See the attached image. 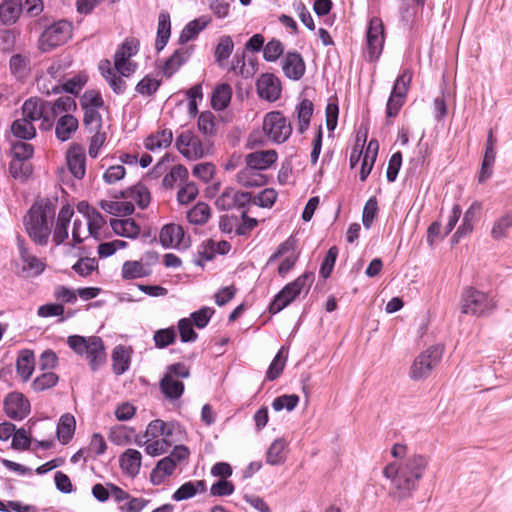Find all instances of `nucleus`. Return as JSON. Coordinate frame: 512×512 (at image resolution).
Masks as SVG:
<instances>
[{
    "label": "nucleus",
    "mask_w": 512,
    "mask_h": 512,
    "mask_svg": "<svg viewBox=\"0 0 512 512\" xmlns=\"http://www.w3.org/2000/svg\"><path fill=\"white\" fill-rule=\"evenodd\" d=\"M110 226L114 233L119 236L135 239L140 234V227L132 218L111 219Z\"/></svg>",
    "instance_id": "obj_24"
},
{
    "label": "nucleus",
    "mask_w": 512,
    "mask_h": 512,
    "mask_svg": "<svg viewBox=\"0 0 512 512\" xmlns=\"http://www.w3.org/2000/svg\"><path fill=\"white\" fill-rule=\"evenodd\" d=\"M72 36V24L67 20H59L48 26L41 34L39 43L43 52L63 45Z\"/></svg>",
    "instance_id": "obj_8"
},
{
    "label": "nucleus",
    "mask_w": 512,
    "mask_h": 512,
    "mask_svg": "<svg viewBox=\"0 0 512 512\" xmlns=\"http://www.w3.org/2000/svg\"><path fill=\"white\" fill-rule=\"evenodd\" d=\"M252 204V194L234 188H226L215 200V206L221 211L248 209Z\"/></svg>",
    "instance_id": "obj_10"
},
{
    "label": "nucleus",
    "mask_w": 512,
    "mask_h": 512,
    "mask_svg": "<svg viewBox=\"0 0 512 512\" xmlns=\"http://www.w3.org/2000/svg\"><path fill=\"white\" fill-rule=\"evenodd\" d=\"M142 456L136 449H127L120 457V467L129 476L135 477L141 467Z\"/></svg>",
    "instance_id": "obj_25"
},
{
    "label": "nucleus",
    "mask_w": 512,
    "mask_h": 512,
    "mask_svg": "<svg viewBox=\"0 0 512 512\" xmlns=\"http://www.w3.org/2000/svg\"><path fill=\"white\" fill-rule=\"evenodd\" d=\"M87 218V229L89 235L98 239L99 232L101 228L106 224V220L104 219L103 215L94 208H91V211L87 213Z\"/></svg>",
    "instance_id": "obj_50"
},
{
    "label": "nucleus",
    "mask_w": 512,
    "mask_h": 512,
    "mask_svg": "<svg viewBox=\"0 0 512 512\" xmlns=\"http://www.w3.org/2000/svg\"><path fill=\"white\" fill-rule=\"evenodd\" d=\"M139 50V41L136 38H126L114 55V63L121 66L124 60H129Z\"/></svg>",
    "instance_id": "obj_37"
},
{
    "label": "nucleus",
    "mask_w": 512,
    "mask_h": 512,
    "mask_svg": "<svg viewBox=\"0 0 512 512\" xmlns=\"http://www.w3.org/2000/svg\"><path fill=\"white\" fill-rule=\"evenodd\" d=\"M337 256H338V248L336 246L330 247L329 250L327 251V253L321 263L320 269H319V274L322 278L327 279L328 277H330V275L333 271Z\"/></svg>",
    "instance_id": "obj_56"
},
{
    "label": "nucleus",
    "mask_w": 512,
    "mask_h": 512,
    "mask_svg": "<svg viewBox=\"0 0 512 512\" xmlns=\"http://www.w3.org/2000/svg\"><path fill=\"white\" fill-rule=\"evenodd\" d=\"M236 179L240 185L247 188L261 187L267 183V177L261 171L248 166L237 173Z\"/></svg>",
    "instance_id": "obj_22"
},
{
    "label": "nucleus",
    "mask_w": 512,
    "mask_h": 512,
    "mask_svg": "<svg viewBox=\"0 0 512 512\" xmlns=\"http://www.w3.org/2000/svg\"><path fill=\"white\" fill-rule=\"evenodd\" d=\"M287 360V352H285V348L282 347L275 357L273 358L272 362L270 363L268 370L266 372V379L269 381H273L277 379L283 372L285 363Z\"/></svg>",
    "instance_id": "obj_44"
},
{
    "label": "nucleus",
    "mask_w": 512,
    "mask_h": 512,
    "mask_svg": "<svg viewBox=\"0 0 512 512\" xmlns=\"http://www.w3.org/2000/svg\"><path fill=\"white\" fill-rule=\"evenodd\" d=\"M67 344L77 354H86L92 371H97L105 363V347L100 337L92 336L85 338L79 335H72L68 337Z\"/></svg>",
    "instance_id": "obj_3"
},
{
    "label": "nucleus",
    "mask_w": 512,
    "mask_h": 512,
    "mask_svg": "<svg viewBox=\"0 0 512 512\" xmlns=\"http://www.w3.org/2000/svg\"><path fill=\"white\" fill-rule=\"evenodd\" d=\"M55 218V206L46 199L35 202L23 218L25 231L37 245L46 246L52 232Z\"/></svg>",
    "instance_id": "obj_2"
},
{
    "label": "nucleus",
    "mask_w": 512,
    "mask_h": 512,
    "mask_svg": "<svg viewBox=\"0 0 512 512\" xmlns=\"http://www.w3.org/2000/svg\"><path fill=\"white\" fill-rule=\"evenodd\" d=\"M278 159V154L275 150H259L249 153L245 157L246 166L255 168L259 171L267 170Z\"/></svg>",
    "instance_id": "obj_15"
},
{
    "label": "nucleus",
    "mask_w": 512,
    "mask_h": 512,
    "mask_svg": "<svg viewBox=\"0 0 512 512\" xmlns=\"http://www.w3.org/2000/svg\"><path fill=\"white\" fill-rule=\"evenodd\" d=\"M73 215L74 210L68 204L60 209L53 232V241L56 245H60L68 239V228Z\"/></svg>",
    "instance_id": "obj_16"
},
{
    "label": "nucleus",
    "mask_w": 512,
    "mask_h": 512,
    "mask_svg": "<svg viewBox=\"0 0 512 512\" xmlns=\"http://www.w3.org/2000/svg\"><path fill=\"white\" fill-rule=\"evenodd\" d=\"M215 310L211 307L204 306L199 310L191 313L190 320L194 326L198 329H203L209 323L211 317L213 316Z\"/></svg>",
    "instance_id": "obj_59"
},
{
    "label": "nucleus",
    "mask_w": 512,
    "mask_h": 512,
    "mask_svg": "<svg viewBox=\"0 0 512 512\" xmlns=\"http://www.w3.org/2000/svg\"><path fill=\"white\" fill-rule=\"evenodd\" d=\"M378 212V202L375 196H372L366 202L363 213H362V223L366 229L371 228L374 218Z\"/></svg>",
    "instance_id": "obj_62"
},
{
    "label": "nucleus",
    "mask_w": 512,
    "mask_h": 512,
    "mask_svg": "<svg viewBox=\"0 0 512 512\" xmlns=\"http://www.w3.org/2000/svg\"><path fill=\"white\" fill-rule=\"evenodd\" d=\"M412 76L413 74L410 69H404L403 72L396 78L390 94L406 98Z\"/></svg>",
    "instance_id": "obj_47"
},
{
    "label": "nucleus",
    "mask_w": 512,
    "mask_h": 512,
    "mask_svg": "<svg viewBox=\"0 0 512 512\" xmlns=\"http://www.w3.org/2000/svg\"><path fill=\"white\" fill-rule=\"evenodd\" d=\"M231 70L243 78L248 79L251 78L255 74V70L253 68H247L245 63V51H237L232 59Z\"/></svg>",
    "instance_id": "obj_52"
},
{
    "label": "nucleus",
    "mask_w": 512,
    "mask_h": 512,
    "mask_svg": "<svg viewBox=\"0 0 512 512\" xmlns=\"http://www.w3.org/2000/svg\"><path fill=\"white\" fill-rule=\"evenodd\" d=\"M120 197L134 201L139 208L145 209L150 204L151 196L148 188L138 183L120 192Z\"/></svg>",
    "instance_id": "obj_20"
},
{
    "label": "nucleus",
    "mask_w": 512,
    "mask_h": 512,
    "mask_svg": "<svg viewBox=\"0 0 512 512\" xmlns=\"http://www.w3.org/2000/svg\"><path fill=\"white\" fill-rule=\"evenodd\" d=\"M256 89L258 96L269 102L278 100L282 91L279 78L272 73L262 74L256 81Z\"/></svg>",
    "instance_id": "obj_12"
},
{
    "label": "nucleus",
    "mask_w": 512,
    "mask_h": 512,
    "mask_svg": "<svg viewBox=\"0 0 512 512\" xmlns=\"http://www.w3.org/2000/svg\"><path fill=\"white\" fill-rule=\"evenodd\" d=\"M299 397L296 394H285L276 397L272 402V408L275 411H281L286 409L287 411H292L298 405Z\"/></svg>",
    "instance_id": "obj_60"
},
{
    "label": "nucleus",
    "mask_w": 512,
    "mask_h": 512,
    "mask_svg": "<svg viewBox=\"0 0 512 512\" xmlns=\"http://www.w3.org/2000/svg\"><path fill=\"white\" fill-rule=\"evenodd\" d=\"M234 49V43L230 36L224 35L219 39V42L215 48L214 57L215 62L220 67H225L227 60L231 56Z\"/></svg>",
    "instance_id": "obj_35"
},
{
    "label": "nucleus",
    "mask_w": 512,
    "mask_h": 512,
    "mask_svg": "<svg viewBox=\"0 0 512 512\" xmlns=\"http://www.w3.org/2000/svg\"><path fill=\"white\" fill-rule=\"evenodd\" d=\"M197 125L199 131L207 136H212L216 133V118L210 111L200 113Z\"/></svg>",
    "instance_id": "obj_53"
},
{
    "label": "nucleus",
    "mask_w": 512,
    "mask_h": 512,
    "mask_svg": "<svg viewBox=\"0 0 512 512\" xmlns=\"http://www.w3.org/2000/svg\"><path fill=\"white\" fill-rule=\"evenodd\" d=\"M40 108V129L49 131L54 126L55 119L58 116L60 117V114L76 109V102L71 96H61L54 102L40 99Z\"/></svg>",
    "instance_id": "obj_6"
},
{
    "label": "nucleus",
    "mask_w": 512,
    "mask_h": 512,
    "mask_svg": "<svg viewBox=\"0 0 512 512\" xmlns=\"http://www.w3.org/2000/svg\"><path fill=\"white\" fill-rule=\"evenodd\" d=\"M283 52L284 46L282 42L273 38L266 45H264L263 58L267 62H275L283 54Z\"/></svg>",
    "instance_id": "obj_55"
},
{
    "label": "nucleus",
    "mask_w": 512,
    "mask_h": 512,
    "mask_svg": "<svg viewBox=\"0 0 512 512\" xmlns=\"http://www.w3.org/2000/svg\"><path fill=\"white\" fill-rule=\"evenodd\" d=\"M211 215V209L208 204L204 202L197 203L187 213V219L190 223L195 225L205 224Z\"/></svg>",
    "instance_id": "obj_43"
},
{
    "label": "nucleus",
    "mask_w": 512,
    "mask_h": 512,
    "mask_svg": "<svg viewBox=\"0 0 512 512\" xmlns=\"http://www.w3.org/2000/svg\"><path fill=\"white\" fill-rule=\"evenodd\" d=\"M177 332L174 327L162 328L155 331L153 340L155 346L164 349L176 341Z\"/></svg>",
    "instance_id": "obj_49"
},
{
    "label": "nucleus",
    "mask_w": 512,
    "mask_h": 512,
    "mask_svg": "<svg viewBox=\"0 0 512 512\" xmlns=\"http://www.w3.org/2000/svg\"><path fill=\"white\" fill-rule=\"evenodd\" d=\"M76 427V421L73 415L66 413L59 419L57 425V438L62 444H68L72 439Z\"/></svg>",
    "instance_id": "obj_32"
},
{
    "label": "nucleus",
    "mask_w": 512,
    "mask_h": 512,
    "mask_svg": "<svg viewBox=\"0 0 512 512\" xmlns=\"http://www.w3.org/2000/svg\"><path fill=\"white\" fill-rule=\"evenodd\" d=\"M481 208V205L480 203L478 202H474L468 209L467 211L464 213V216H463V219H462V223L460 224V226L458 227V229L456 230V232L453 234L452 236V242L453 243H458L459 240L469 234L470 232H472L473 230V220L476 216V210H479Z\"/></svg>",
    "instance_id": "obj_28"
},
{
    "label": "nucleus",
    "mask_w": 512,
    "mask_h": 512,
    "mask_svg": "<svg viewBox=\"0 0 512 512\" xmlns=\"http://www.w3.org/2000/svg\"><path fill=\"white\" fill-rule=\"evenodd\" d=\"M4 411L12 420H23L30 413V403L21 393H10L4 400Z\"/></svg>",
    "instance_id": "obj_13"
},
{
    "label": "nucleus",
    "mask_w": 512,
    "mask_h": 512,
    "mask_svg": "<svg viewBox=\"0 0 512 512\" xmlns=\"http://www.w3.org/2000/svg\"><path fill=\"white\" fill-rule=\"evenodd\" d=\"M160 85L161 81L147 75L137 83L135 91L143 96H152L157 92Z\"/></svg>",
    "instance_id": "obj_58"
},
{
    "label": "nucleus",
    "mask_w": 512,
    "mask_h": 512,
    "mask_svg": "<svg viewBox=\"0 0 512 512\" xmlns=\"http://www.w3.org/2000/svg\"><path fill=\"white\" fill-rule=\"evenodd\" d=\"M99 205L105 212L115 216L131 215L135 209L131 201L117 202L101 200Z\"/></svg>",
    "instance_id": "obj_36"
},
{
    "label": "nucleus",
    "mask_w": 512,
    "mask_h": 512,
    "mask_svg": "<svg viewBox=\"0 0 512 512\" xmlns=\"http://www.w3.org/2000/svg\"><path fill=\"white\" fill-rule=\"evenodd\" d=\"M384 37H366V49H365V58L369 62H375L379 59L383 46H384Z\"/></svg>",
    "instance_id": "obj_48"
},
{
    "label": "nucleus",
    "mask_w": 512,
    "mask_h": 512,
    "mask_svg": "<svg viewBox=\"0 0 512 512\" xmlns=\"http://www.w3.org/2000/svg\"><path fill=\"white\" fill-rule=\"evenodd\" d=\"M22 117L32 123L41 118L40 98H29L22 105Z\"/></svg>",
    "instance_id": "obj_46"
},
{
    "label": "nucleus",
    "mask_w": 512,
    "mask_h": 512,
    "mask_svg": "<svg viewBox=\"0 0 512 512\" xmlns=\"http://www.w3.org/2000/svg\"><path fill=\"white\" fill-rule=\"evenodd\" d=\"M313 280L314 274L312 272H305L294 281L286 284L274 296L272 302L269 305V312L271 314H277L286 308L290 303H292L304 289H306L307 293Z\"/></svg>",
    "instance_id": "obj_4"
},
{
    "label": "nucleus",
    "mask_w": 512,
    "mask_h": 512,
    "mask_svg": "<svg viewBox=\"0 0 512 512\" xmlns=\"http://www.w3.org/2000/svg\"><path fill=\"white\" fill-rule=\"evenodd\" d=\"M87 82L85 74H77L65 81L61 86L56 85L52 88V93L57 94L65 91L70 94L77 95Z\"/></svg>",
    "instance_id": "obj_40"
},
{
    "label": "nucleus",
    "mask_w": 512,
    "mask_h": 512,
    "mask_svg": "<svg viewBox=\"0 0 512 512\" xmlns=\"http://www.w3.org/2000/svg\"><path fill=\"white\" fill-rule=\"evenodd\" d=\"M263 131L274 143H284L292 133L291 124L280 111H271L263 119Z\"/></svg>",
    "instance_id": "obj_9"
},
{
    "label": "nucleus",
    "mask_w": 512,
    "mask_h": 512,
    "mask_svg": "<svg viewBox=\"0 0 512 512\" xmlns=\"http://www.w3.org/2000/svg\"><path fill=\"white\" fill-rule=\"evenodd\" d=\"M193 323L188 318H182L178 321V331L180 334V340L183 343L195 342L198 334L193 329Z\"/></svg>",
    "instance_id": "obj_57"
},
{
    "label": "nucleus",
    "mask_w": 512,
    "mask_h": 512,
    "mask_svg": "<svg viewBox=\"0 0 512 512\" xmlns=\"http://www.w3.org/2000/svg\"><path fill=\"white\" fill-rule=\"evenodd\" d=\"M159 242L164 248H187L190 244L189 237L186 238L185 231L181 225L167 224L162 227L159 234Z\"/></svg>",
    "instance_id": "obj_11"
},
{
    "label": "nucleus",
    "mask_w": 512,
    "mask_h": 512,
    "mask_svg": "<svg viewBox=\"0 0 512 512\" xmlns=\"http://www.w3.org/2000/svg\"><path fill=\"white\" fill-rule=\"evenodd\" d=\"M149 271L139 261H126L122 266V278L132 280L145 277Z\"/></svg>",
    "instance_id": "obj_45"
},
{
    "label": "nucleus",
    "mask_w": 512,
    "mask_h": 512,
    "mask_svg": "<svg viewBox=\"0 0 512 512\" xmlns=\"http://www.w3.org/2000/svg\"><path fill=\"white\" fill-rule=\"evenodd\" d=\"M22 12L21 0H4L0 4V22L4 25L14 24Z\"/></svg>",
    "instance_id": "obj_27"
},
{
    "label": "nucleus",
    "mask_w": 512,
    "mask_h": 512,
    "mask_svg": "<svg viewBox=\"0 0 512 512\" xmlns=\"http://www.w3.org/2000/svg\"><path fill=\"white\" fill-rule=\"evenodd\" d=\"M190 53L187 49H177L174 53L164 62L163 74L170 78L175 74L179 68L188 60Z\"/></svg>",
    "instance_id": "obj_33"
},
{
    "label": "nucleus",
    "mask_w": 512,
    "mask_h": 512,
    "mask_svg": "<svg viewBox=\"0 0 512 512\" xmlns=\"http://www.w3.org/2000/svg\"><path fill=\"white\" fill-rule=\"evenodd\" d=\"M82 109L95 108L100 109L104 106V100L99 91L87 90L80 98Z\"/></svg>",
    "instance_id": "obj_54"
},
{
    "label": "nucleus",
    "mask_w": 512,
    "mask_h": 512,
    "mask_svg": "<svg viewBox=\"0 0 512 512\" xmlns=\"http://www.w3.org/2000/svg\"><path fill=\"white\" fill-rule=\"evenodd\" d=\"M160 391L169 402L179 400L185 391V385L180 379L163 376L159 382Z\"/></svg>",
    "instance_id": "obj_19"
},
{
    "label": "nucleus",
    "mask_w": 512,
    "mask_h": 512,
    "mask_svg": "<svg viewBox=\"0 0 512 512\" xmlns=\"http://www.w3.org/2000/svg\"><path fill=\"white\" fill-rule=\"evenodd\" d=\"M232 89L229 84L222 83L216 86L211 97V106L214 110L222 111L230 103Z\"/></svg>",
    "instance_id": "obj_34"
},
{
    "label": "nucleus",
    "mask_w": 512,
    "mask_h": 512,
    "mask_svg": "<svg viewBox=\"0 0 512 512\" xmlns=\"http://www.w3.org/2000/svg\"><path fill=\"white\" fill-rule=\"evenodd\" d=\"M58 381L59 377L54 372H43L34 379L32 387L35 391L41 392L56 386Z\"/></svg>",
    "instance_id": "obj_51"
},
{
    "label": "nucleus",
    "mask_w": 512,
    "mask_h": 512,
    "mask_svg": "<svg viewBox=\"0 0 512 512\" xmlns=\"http://www.w3.org/2000/svg\"><path fill=\"white\" fill-rule=\"evenodd\" d=\"M496 309L494 297L473 287H467L461 297V312L463 314L482 317Z\"/></svg>",
    "instance_id": "obj_5"
},
{
    "label": "nucleus",
    "mask_w": 512,
    "mask_h": 512,
    "mask_svg": "<svg viewBox=\"0 0 512 512\" xmlns=\"http://www.w3.org/2000/svg\"><path fill=\"white\" fill-rule=\"evenodd\" d=\"M11 132L15 137L22 140H31L36 136V128L34 124L21 118L12 122Z\"/></svg>",
    "instance_id": "obj_42"
},
{
    "label": "nucleus",
    "mask_w": 512,
    "mask_h": 512,
    "mask_svg": "<svg viewBox=\"0 0 512 512\" xmlns=\"http://www.w3.org/2000/svg\"><path fill=\"white\" fill-rule=\"evenodd\" d=\"M207 490L204 480L188 481L182 484L172 495L174 501H183Z\"/></svg>",
    "instance_id": "obj_26"
},
{
    "label": "nucleus",
    "mask_w": 512,
    "mask_h": 512,
    "mask_svg": "<svg viewBox=\"0 0 512 512\" xmlns=\"http://www.w3.org/2000/svg\"><path fill=\"white\" fill-rule=\"evenodd\" d=\"M314 105L309 99H303L296 107L299 122L298 131L303 134L309 127L313 115Z\"/></svg>",
    "instance_id": "obj_39"
},
{
    "label": "nucleus",
    "mask_w": 512,
    "mask_h": 512,
    "mask_svg": "<svg viewBox=\"0 0 512 512\" xmlns=\"http://www.w3.org/2000/svg\"><path fill=\"white\" fill-rule=\"evenodd\" d=\"M173 141V133L170 129H163L156 134H150L144 141L147 150L155 152L161 148H167Z\"/></svg>",
    "instance_id": "obj_29"
},
{
    "label": "nucleus",
    "mask_w": 512,
    "mask_h": 512,
    "mask_svg": "<svg viewBox=\"0 0 512 512\" xmlns=\"http://www.w3.org/2000/svg\"><path fill=\"white\" fill-rule=\"evenodd\" d=\"M84 110L83 124L84 126L93 132L94 130L101 129L102 127V116L98 112V109L87 108Z\"/></svg>",
    "instance_id": "obj_63"
},
{
    "label": "nucleus",
    "mask_w": 512,
    "mask_h": 512,
    "mask_svg": "<svg viewBox=\"0 0 512 512\" xmlns=\"http://www.w3.org/2000/svg\"><path fill=\"white\" fill-rule=\"evenodd\" d=\"M276 200L277 192L273 188H266L252 197V203L262 208L272 207Z\"/></svg>",
    "instance_id": "obj_61"
},
{
    "label": "nucleus",
    "mask_w": 512,
    "mask_h": 512,
    "mask_svg": "<svg viewBox=\"0 0 512 512\" xmlns=\"http://www.w3.org/2000/svg\"><path fill=\"white\" fill-rule=\"evenodd\" d=\"M98 268V262L95 258L84 257L79 259L72 269L80 276L86 277Z\"/></svg>",
    "instance_id": "obj_64"
},
{
    "label": "nucleus",
    "mask_w": 512,
    "mask_h": 512,
    "mask_svg": "<svg viewBox=\"0 0 512 512\" xmlns=\"http://www.w3.org/2000/svg\"><path fill=\"white\" fill-rule=\"evenodd\" d=\"M210 23V18L201 16L185 25L179 36V42L185 44L193 40Z\"/></svg>",
    "instance_id": "obj_30"
},
{
    "label": "nucleus",
    "mask_w": 512,
    "mask_h": 512,
    "mask_svg": "<svg viewBox=\"0 0 512 512\" xmlns=\"http://www.w3.org/2000/svg\"><path fill=\"white\" fill-rule=\"evenodd\" d=\"M131 364V350L124 345H117L112 352V368L116 375L124 374Z\"/></svg>",
    "instance_id": "obj_23"
},
{
    "label": "nucleus",
    "mask_w": 512,
    "mask_h": 512,
    "mask_svg": "<svg viewBox=\"0 0 512 512\" xmlns=\"http://www.w3.org/2000/svg\"><path fill=\"white\" fill-rule=\"evenodd\" d=\"M176 468L175 462L167 456L159 460L150 474V481L154 485H160L165 478L171 476Z\"/></svg>",
    "instance_id": "obj_31"
},
{
    "label": "nucleus",
    "mask_w": 512,
    "mask_h": 512,
    "mask_svg": "<svg viewBox=\"0 0 512 512\" xmlns=\"http://www.w3.org/2000/svg\"><path fill=\"white\" fill-rule=\"evenodd\" d=\"M443 355V347L434 345L420 353L414 360L410 376L414 380L427 378L432 370L439 364Z\"/></svg>",
    "instance_id": "obj_7"
},
{
    "label": "nucleus",
    "mask_w": 512,
    "mask_h": 512,
    "mask_svg": "<svg viewBox=\"0 0 512 512\" xmlns=\"http://www.w3.org/2000/svg\"><path fill=\"white\" fill-rule=\"evenodd\" d=\"M35 369V355L30 349L19 352L16 360V371L24 382L28 381Z\"/></svg>",
    "instance_id": "obj_21"
},
{
    "label": "nucleus",
    "mask_w": 512,
    "mask_h": 512,
    "mask_svg": "<svg viewBox=\"0 0 512 512\" xmlns=\"http://www.w3.org/2000/svg\"><path fill=\"white\" fill-rule=\"evenodd\" d=\"M67 165L71 174L82 179L86 173V156L79 145L72 146L67 153Z\"/></svg>",
    "instance_id": "obj_17"
},
{
    "label": "nucleus",
    "mask_w": 512,
    "mask_h": 512,
    "mask_svg": "<svg viewBox=\"0 0 512 512\" xmlns=\"http://www.w3.org/2000/svg\"><path fill=\"white\" fill-rule=\"evenodd\" d=\"M286 441L282 438L275 439L266 453V461L270 465H280L285 462L284 449Z\"/></svg>",
    "instance_id": "obj_41"
},
{
    "label": "nucleus",
    "mask_w": 512,
    "mask_h": 512,
    "mask_svg": "<svg viewBox=\"0 0 512 512\" xmlns=\"http://www.w3.org/2000/svg\"><path fill=\"white\" fill-rule=\"evenodd\" d=\"M512 228V209L507 210L493 224L491 237L500 240L507 237L508 230Z\"/></svg>",
    "instance_id": "obj_38"
},
{
    "label": "nucleus",
    "mask_w": 512,
    "mask_h": 512,
    "mask_svg": "<svg viewBox=\"0 0 512 512\" xmlns=\"http://www.w3.org/2000/svg\"><path fill=\"white\" fill-rule=\"evenodd\" d=\"M427 464V459L419 454H414L399 464H388L383 475L391 481L389 496L398 502L411 498Z\"/></svg>",
    "instance_id": "obj_1"
},
{
    "label": "nucleus",
    "mask_w": 512,
    "mask_h": 512,
    "mask_svg": "<svg viewBox=\"0 0 512 512\" xmlns=\"http://www.w3.org/2000/svg\"><path fill=\"white\" fill-rule=\"evenodd\" d=\"M60 116L55 125V135L58 140L64 142L72 137V134L78 129L79 123L76 117L69 112Z\"/></svg>",
    "instance_id": "obj_18"
},
{
    "label": "nucleus",
    "mask_w": 512,
    "mask_h": 512,
    "mask_svg": "<svg viewBox=\"0 0 512 512\" xmlns=\"http://www.w3.org/2000/svg\"><path fill=\"white\" fill-rule=\"evenodd\" d=\"M284 75L292 80H300L305 74V62L300 53L288 52L282 61Z\"/></svg>",
    "instance_id": "obj_14"
}]
</instances>
